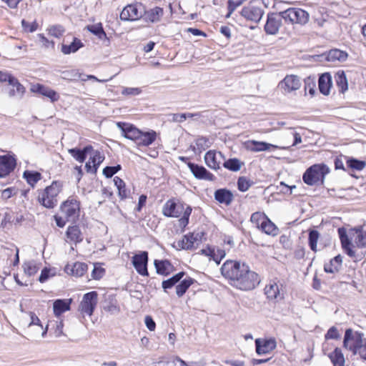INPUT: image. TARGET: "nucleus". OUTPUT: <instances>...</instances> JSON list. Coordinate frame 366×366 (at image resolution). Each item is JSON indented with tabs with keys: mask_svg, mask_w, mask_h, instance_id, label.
<instances>
[{
	"mask_svg": "<svg viewBox=\"0 0 366 366\" xmlns=\"http://www.w3.org/2000/svg\"><path fill=\"white\" fill-rule=\"evenodd\" d=\"M302 85L301 80L296 75H287L279 83V88L284 94H290L292 92L298 90Z\"/></svg>",
	"mask_w": 366,
	"mask_h": 366,
	"instance_id": "obj_10",
	"label": "nucleus"
},
{
	"mask_svg": "<svg viewBox=\"0 0 366 366\" xmlns=\"http://www.w3.org/2000/svg\"><path fill=\"white\" fill-rule=\"evenodd\" d=\"M154 266L159 274L167 275L172 271V265L167 260H155Z\"/></svg>",
	"mask_w": 366,
	"mask_h": 366,
	"instance_id": "obj_36",
	"label": "nucleus"
},
{
	"mask_svg": "<svg viewBox=\"0 0 366 366\" xmlns=\"http://www.w3.org/2000/svg\"><path fill=\"white\" fill-rule=\"evenodd\" d=\"M23 269L26 274L32 276L38 272L39 267L37 263L33 260H31L24 263Z\"/></svg>",
	"mask_w": 366,
	"mask_h": 366,
	"instance_id": "obj_42",
	"label": "nucleus"
},
{
	"mask_svg": "<svg viewBox=\"0 0 366 366\" xmlns=\"http://www.w3.org/2000/svg\"><path fill=\"white\" fill-rule=\"evenodd\" d=\"M193 283V280L192 278L185 279L182 281L177 287H176V293L178 297H182L187 291V290L190 287V285Z\"/></svg>",
	"mask_w": 366,
	"mask_h": 366,
	"instance_id": "obj_44",
	"label": "nucleus"
},
{
	"mask_svg": "<svg viewBox=\"0 0 366 366\" xmlns=\"http://www.w3.org/2000/svg\"><path fill=\"white\" fill-rule=\"evenodd\" d=\"M61 189V184L54 181L50 186L39 191L38 202L46 208H54L57 204V195Z\"/></svg>",
	"mask_w": 366,
	"mask_h": 366,
	"instance_id": "obj_3",
	"label": "nucleus"
},
{
	"mask_svg": "<svg viewBox=\"0 0 366 366\" xmlns=\"http://www.w3.org/2000/svg\"><path fill=\"white\" fill-rule=\"evenodd\" d=\"M148 253L142 252L133 257L132 264L136 271L142 276H148L147 271Z\"/></svg>",
	"mask_w": 366,
	"mask_h": 366,
	"instance_id": "obj_14",
	"label": "nucleus"
},
{
	"mask_svg": "<svg viewBox=\"0 0 366 366\" xmlns=\"http://www.w3.org/2000/svg\"><path fill=\"white\" fill-rule=\"evenodd\" d=\"M264 293L270 300L279 301L283 299V294L280 292V286L275 282H270L265 286Z\"/></svg>",
	"mask_w": 366,
	"mask_h": 366,
	"instance_id": "obj_24",
	"label": "nucleus"
},
{
	"mask_svg": "<svg viewBox=\"0 0 366 366\" xmlns=\"http://www.w3.org/2000/svg\"><path fill=\"white\" fill-rule=\"evenodd\" d=\"M221 272L242 290H252L260 282L259 275L244 262L227 260L221 267Z\"/></svg>",
	"mask_w": 366,
	"mask_h": 366,
	"instance_id": "obj_1",
	"label": "nucleus"
},
{
	"mask_svg": "<svg viewBox=\"0 0 366 366\" xmlns=\"http://www.w3.org/2000/svg\"><path fill=\"white\" fill-rule=\"evenodd\" d=\"M29 322L28 324L29 329H32L34 327H35L36 325H41L39 318L34 312H29Z\"/></svg>",
	"mask_w": 366,
	"mask_h": 366,
	"instance_id": "obj_57",
	"label": "nucleus"
},
{
	"mask_svg": "<svg viewBox=\"0 0 366 366\" xmlns=\"http://www.w3.org/2000/svg\"><path fill=\"white\" fill-rule=\"evenodd\" d=\"M320 92L324 95H328L332 86V76L329 73L322 74L318 80Z\"/></svg>",
	"mask_w": 366,
	"mask_h": 366,
	"instance_id": "obj_30",
	"label": "nucleus"
},
{
	"mask_svg": "<svg viewBox=\"0 0 366 366\" xmlns=\"http://www.w3.org/2000/svg\"><path fill=\"white\" fill-rule=\"evenodd\" d=\"M244 144L247 149L254 152L267 151L270 149V148L280 149H287L289 148V147L277 146L264 142H258L255 140H249L246 142Z\"/></svg>",
	"mask_w": 366,
	"mask_h": 366,
	"instance_id": "obj_17",
	"label": "nucleus"
},
{
	"mask_svg": "<svg viewBox=\"0 0 366 366\" xmlns=\"http://www.w3.org/2000/svg\"><path fill=\"white\" fill-rule=\"evenodd\" d=\"M48 330V325L45 328H44L42 325H36L32 329H29V335L30 337L34 338L41 335V337H44Z\"/></svg>",
	"mask_w": 366,
	"mask_h": 366,
	"instance_id": "obj_47",
	"label": "nucleus"
},
{
	"mask_svg": "<svg viewBox=\"0 0 366 366\" xmlns=\"http://www.w3.org/2000/svg\"><path fill=\"white\" fill-rule=\"evenodd\" d=\"M234 198L232 193L226 189H219L214 192V199L220 204L229 205Z\"/></svg>",
	"mask_w": 366,
	"mask_h": 366,
	"instance_id": "obj_29",
	"label": "nucleus"
},
{
	"mask_svg": "<svg viewBox=\"0 0 366 366\" xmlns=\"http://www.w3.org/2000/svg\"><path fill=\"white\" fill-rule=\"evenodd\" d=\"M23 177L29 184L34 187L41 179V174L38 172L26 170L23 174Z\"/></svg>",
	"mask_w": 366,
	"mask_h": 366,
	"instance_id": "obj_38",
	"label": "nucleus"
},
{
	"mask_svg": "<svg viewBox=\"0 0 366 366\" xmlns=\"http://www.w3.org/2000/svg\"><path fill=\"white\" fill-rule=\"evenodd\" d=\"M224 160H225V157L220 152H217L214 150H209L204 155L206 164L214 170L220 168V164Z\"/></svg>",
	"mask_w": 366,
	"mask_h": 366,
	"instance_id": "obj_18",
	"label": "nucleus"
},
{
	"mask_svg": "<svg viewBox=\"0 0 366 366\" xmlns=\"http://www.w3.org/2000/svg\"><path fill=\"white\" fill-rule=\"evenodd\" d=\"M207 143L208 140L207 139L204 137L198 138L193 146V151L197 154H200L209 147Z\"/></svg>",
	"mask_w": 366,
	"mask_h": 366,
	"instance_id": "obj_48",
	"label": "nucleus"
},
{
	"mask_svg": "<svg viewBox=\"0 0 366 366\" xmlns=\"http://www.w3.org/2000/svg\"><path fill=\"white\" fill-rule=\"evenodd\" d=\"M261 229L267 234L275 236L277 234L278 229L268 217L261 223Z\"/></svg>",
	"mask_w": 366,
	"mask_h": 366,
	"instance_id": "obj_39",
	"label": "nucleus"
},
{
	"mask_svg": "<svg viewBox=\"0 0 366 366\" xmlns=\"http://www.w3.org/2000/svg\"><path fill=\"white\" fill-rule=\"evenodd\" d=\"M90 158L89 161L92 164L98 169L99 164L104 161V156L99 151H94L93 149L90 151Z\"/></svg>",
	"mask_w": 366,
	"mask_h": 366,
	"instance_id": "obj_45",
	"label": "nucleus"
},
{
	"mask_svg": "<svg viewBox=\"0 0 366 366\" xmlns=\"http://www.w3.org/2000/svg\"><path fill=\"white\" fill-rule=\"evenodd\" d=\"M183 215L179 219L180 225L182 227H186L189 223V217L192 212L191 207L187 205L185 208L183 209Z\"/></svg>",
	"mask_w": 366,
	"mask_h": 366,
	"instance_id": "obj_53",
	"label": "nucleus"
},
{
	"mask_svg": "<svg viewBox=\"0 0 366 366\" xmlns=\"http://www.w3.org/2000/svg\"><path fill=\"white\" fill-rule=\"evenodd\" d=\"M267 216L262 212H254L251 216V222L256 225L257 228L261 227V223L267 219Z\"/></svg>",
	"mask_w": 366,
	"mask_h": 366,
	"instance_id": "obj_51",
	"label": "nucleus"
},
{
	"mask_svg": "<svg viewBox=\"0 0 366 366\" xmlns=\"http://www.w3.org/2000/svg\"><path fill=\"white\" fill-rule=\"evenodd\" d=\"M256 352L258 355H267L273 351L277 347V342L274 338L262 339L255 340Z\"/></svg>",
	"mask_w": 366,
	"mask_h": 366,
	"instance_id": "obj_15",
	"label": "nucleus"
},
{
	"mask_svg": "<svg viewBox=\"0 0 366 366\" xmlns=\"http://www.w3.org/2000/svg\"><path fill=\"white\" fill-rule=\"evenodd\" d=\"M104 310L111 314H117L119 312L120 309L116 302H109L104 306Z\"/></svg>",
	"mask_w": 366,
	"mask_h": 366,
	"instance_id": "obj_56",
	"label": "nucleus"
},
{
	"mask_svg": "<svg viewBox=\"0 0 366 366\" xmlns=\"http://www.w3.org/2000/svg\"><path fill=\"white\" fill-rule=\"evenodd\" d=\"M31 91L48 97L52 102H56L59 99V95L54 90L39 84L33 85Z\"/></svg>",
	"mask_w": 366,
	"mask_h": 366,
	"instance_id": "obj_23",
	"label": "nucleus"
},
{
	"mask_svg": "<svg viewBox=\"0 0 366 366\" xmlns=\"http://www.w3.org/2000/svg\"><path fill=\"white\" fill-rule=\"evenodd\" d=\"M49 32L51 36L59 38L64 33V29L61 25H55L49 28Z\"/></svg>",
	"mask_w": 366,
	"mask_h": 366,
	"instance_id": "obj_55",
	"label": "nucleus"
},
{
	"mask_svg": "<svg viewBox=\"0 0 366 366\" xmlns=\"http://www.w3.org/2000/svg\"><path fill=\"white\" fill-rule=\"evenodd\" d=\"M0 82H8L9 86L16 87L17 93L20 94L25 92L24 86L16 78L7 71H0Z\"/></svg>",
	"mask_w": 366,
	"mask_h": 366,
	"instance_id": "obj_21",
	"label": "nucleus"
},
{
	"mask_svg": "<svg viewBox=\"0 0 366 366\" xmlns=\"http://www.w3.org/2000/svg\"><path fill=\"white\" fill-rule=\"evenodd\" d=\"M142 92L141 89L137 87H123L122 94L124 96H137Z\"/></svg>",
	"mask_w": 366,
	"mask_h": 366,
	"instance_id": "obj_54",
	"label": "nucleus"
},
{
	"mask_svg": "<svg viewBox=\"0 0 366 366\" xmlns=\"http://www.w3.org/2000/svg\"><path fill=\"white\" fill-rule=\"evenodd\" d=\"M320 237V233L317 230H310L309 232V245L313 252H317V241Z\"/></svg>",
	"mask_w": 366,
	"mask_h": 366,
	"instance_id": "obj_49",
	"label": "nucleus"
},
{
	"mask_svg": "<svg viewBox=\"0 0 366 366\" xmlns=\"http://www.w3.org/2000/svg\"><path fill=\"white\" fill-rule=\"evenodd\" d=\"M117 127L121 130L122 135L129 139L137 142L141 131L132 124L124 122H117Z\"/></svg>",
	"mask_w": 366,
	"mask_h": 366,
	"instance_id": "obj_20",
	"label": "nucleus"
},
{
	"mask_svg": "<svg viewBox=\"0 0 366 366\" xmlns=\"http://www.w3.org/2000/svg\"><path fill=\"white\" fill-rule=\"evenodd\" d=\"M86 29L94 34V35L97 36L99 39H104L107 37L106 33L104 32L102 25L101 23L92 24V25H88L86 26Z\"/></svg>",
	"mask_w": 366,
	"mask_h": 366,
	"instance_id": "obj_41",
	"label": "nucleus"
},
{
	"mask_svg": "<svg viewBox=\"0 0 366 366\" xmlns=\"http://www.w3.org/2000/svg\"><path fill=\"white\" fill-rule=\"evenodd\" d=\"M238 189L241 192H246L249 188V184L247 179L244 177H239L237 181Z\"/></svg>",
	"mask_w": 366,
	"mask_h": 366,
	"instance_id": "obj_59",
	"label": "nucleus"
},
{
	"mask_svg": "<svg viewBox=\"0 0 366 366\" xmlns=\"http://www.w3.org/2000/svg\"><path fill=\"white\" fill-rule=\"evenodd\" d=\"M242 4V1H241V0H237V1L229 0L228 1V6H227L229 12H228L227 16H229L233 13V11L238 6H239Z\"/></svg>",
	"mask_w": 366,
	"mask_h": 366,
	"instance_id": "obj_58",
	"label": "nucleus"
},
{
	"mask_svg": "<svg viewBox=\"0 0 366 366\" xmlns=\"http://www.w3.org/2000/svg\"><path fill=\"white\" fill-rule=\"evenodd\" d=\"M157 134L154 130L148 132H142L139 134L136 144L138 146L148 147L152 144L157 139Z\"/></svg>",
	"mask_w": 366,
	"mask_h": 366,
	"instance_id": "obj_26",
	"label": "nucleus"
},
{
	"mask_svg": "<svg viewBox=\"0 0 366 366\" xmlns=\"http://www.w3.org/2000/svg\"><path fill=\"white\" fill-rule=\"evenodd\" d=\"M224 161V167L233 172H237L240 170L242 166L243 165V163L237 158L229 159L228 160Z\"/></svg>",
	"mask_w": 366,
	"mask_h": 366,
	"instance_id": "obj_40",
	"label": "nucleus"
},
{
	"mask_svg": "<svg viewBox=\"0 0 366 366\" xmlns=\"http://www.w3.org/2000/svg\"><path fill=\"white\" fill-rule=\"evenodd\" d=\"M342 262V256L340 254L337 255L333 259H332L329 263L325 264V271L328 273H334L337 272L341 267Z\"/></svg>",
	"mask_w": 366,
	"mask_h": 366,
	"instance_id": "obj_33",
	"label": "nucleus"
},
{
	"mask_svg": "<svg viewBox=\"0 0 366 366\" xmlns=\"http://www.w3.org/2000/svg\"><path fill=\"white\" fill-rule=\"evenodd\" d=\"M360 192L357 189L353 187H349L347 189H345V199L346 200H353L359 197Z\"/></svg>",
	"mask_w": 366,
	"mask_h": 366,
	"instance_id": "obj_52",
	"label": "nucleus"
},
{
	"mask_svg": "<svg viewBox=\"0 0 366 366\" xmlns=\"http://www.w3.org/2000/svg\"><path fill=\"white\" fill-rule=\"evenodd\" d=\"M79 202L74 197H69L61 205V214L65 215L71 222H74L79 218Z\"/></svg>",
	"mask_w": 366,
	"mask_h": 366,
	"instance_id": "obj_7",
	"label": "nucleus"
},
{
	"mask_svg": "<svg viewBox=\"0 0 366 366\" xmlns=\"http://www.w3.org/2000/svg\"><path fill=\"white\" fill-rule=\"evenodd\" d=\"M202 234L200 232H192L185 234L178 242V246L183 249H196L202 243Z\"/></svg>",
	"mask_w": 366,
	"mask_h": 366,
	"instance_id": "obj_11",
	"label": "nucleus"
},
{
	"mask_svg": "<svg viewBox=\"0 0 366 366\" xmlns=\"http://www.w3.org/2000/svg\"><path fill=\"white\" fill-rule=\"evenodd\" d=\"M188 167L193 174V175L197 179H202L207 180H212L214 176L212 174L209 172L204 167L199 166L194 163H189Z\"/></svg>",
	"mask_w": 366,
	"mask_h": 366,
	"instance_id": "obj_25",
	"label": "nucleus"
},
{
	"mask_svg": "<svg viewBox=\"0 0 366 366\" xmlns=\"http://www.w3.org/2000/svg\"><path fill=\"white\" fill-rule=\"evenodd\" d=\"M66 235L70 242L75 244L81 242L83 239L81 231L77 226L69 227Z\"/></svg>",
	"mask_w": 366,
	"mask_h": 366,
	"instance_id": "obj_32",
	"label": "nucleus"
},
{
	"mask_svg": "<svg viewBox=\"0 0 366 366\" xmlns=\"http://www.w3.org/2000/svg\"><path fill=\"white\" fill-rule=\"evenodd\" d=\"M342 56V51L339 49H332L327 53L326 59L328 61L335 62L337 61H340Z\"/></svg>",
	"mask_w": 366,
	"mask_h": 366,
	"instance_id": "obj_50",
	"label": "nucleus"
},
{
	"mask_svg": "<svg viewBox=\"0 0 366 366\" xmlns=\"http://www.w3.org/2000/svg\"><path fill=\"white\" fill-rule=\"evenodd\" d=\"M98 294L97 292L93 291L86 293L81 301L78 310L82 315H87L92 316L94 310L97 305Z\"/></svg>",
	"mask_w": 366,
	"mask_h": 366,
	"instance_id": "obj_8",
	"label": "nucleus"
},
{
	"mask_svg": "<svg viewBox=\"0 0 366 366\" xmlns=\"http://www.w3.org/2000/svg\"><path fill=\"white\" fill-rule=\"evenodd\" d=\"M92 150V146H86L82 150L78 149H70L69 152L71 156L80 163H83L86 159V154Z\"/></svg>",
	"mask_w": 366,
	"mask_h": 366,
	"instance_id": "obj_34",
	"label": "nucleus"
},
{
	"mask_svg": "<svg viewBox=\"0 0 366 366\" xmlns=\"http://www.w3.org/2000/svg\"><path fill=\"white\" fill-rule=\"evenodd\" d=\"M329 357L334 366H343V355L340 349L336 348Z\"/></svg>",
	"mask_w": 366,
	"mask_h": 366,
	"instance_id": "obj_43",
	"label": "nucleus"
},
{
	"mask_svg": "<svg viewBox=\"0 0 366 366\" xmlns=\"http://www.w3.org/2000/svg\"><path fill=\"white\" fill-rule=\"evenodd\" d=\"M355 245L351 242V238H348L346 224H345V254L349 257L355 258V262L357 261V257L355 254Z\"/></svg>",
	"mask_w": 366,
	"mask_h": 366,
	"instance_id": "obj_35",
	"label": "nucleus"
},
{
	"mask_svg": "<svg viewBox=\"0 0 366 366\" xmlns=\"http://www.w3.org/2000/svg\"><path fill=\"white\" fill-rule=\"evenodd\" d=\"M282 17L277 14L272 13L267 15V22L264 26V31L267 34L274 35L278 33L282 26Z\"/></svg>",
	"mask_w": 366,
	"mask_h": 366,
	"instance_id": "obj_16",
	"label": "nucleus"
},
{
	"mask_svg": "<svg viewBox=\"0 0 366 366\" xmlns=\"http://www.w3.org/2000/svg\"><path fill=\"white\" fill-rule=\"evenodd\" d=\"M200 252L205 256L209 257V260L213 259L217 264H219V260H217V257L214 255V249L207 248L205 249H202Z\"/></svg>",
	"mask_w": 366,
	"mask_h": 366,
	"instance_id": "obj_61",
	"label": "nucleus"
},
{
	"mask_svg": "<svg viewBox=\"0 0 366 366\" xmlns=\"http://www.w3.org/2000/svg\"><path fill=\"white\" fill-rule=\"evenodd\" d=\"M104 273V269L99 266L96 264L94 265V269L92 270V276L95 280L100 279Z\"/></svg>",
	"mask_w": 366,
	"mask_h": 366,
	"instance_id": "obj_60",
	"label": "nucleus"
},
{
	"mask_svg": "<svg viewBox=\"0 0 366 366\" xmlns=\"http://www.w3.org/2000/svg\"><path fill=\"white\" fill-rule=\"evenodd\" d=\"M330 172L329 167L325 164H316L310 167L303 174V182L310 186L322 184L326 174Z\"/></svg>",
	"mask_w": 366,
	"mask_h": 366,
	"instance_id": "obj_2",
	"label": "nucleus"
},
{
	"mask_svg": "<svg viewBox=\"0 0 366 366\" xmlns=\"http://www.w3.org/2000/svg\"><path fill=\"white\" fill-rule=\"evenodd\" d=\"M184 205L177 204L173 200H168L163 207V214L167 217H180Z\"/></svg>",
	"mask_w": 366,
	"mask_h": 366,
	"instance_id": "obj_22",
	"label": "nucleus"
},
{
	"mask_svg": "<svg viewBox=\"0 0 366 366\" xmlns=\"http://www.w3.org/2000/svg\"><path fill=\"white\" fill-rule=\"evenodd\" d=\"M350 225L346 224L348 238H351V242H355L357 247L360 248L366 247V230L362 229V226H357L347 229Z\"/></svg>",
	"mask_w": 366,
	"mask_h": 366,
	"instance_id": "obj_12",
	"label": "nucleus"
},
{
	"mask_svg": "<svg viewBox=\"0 0 366 366\" xmlns=\"http://www.w3.org/2000/svg\"><path fill=\"white\" fill-rule=\"evenodd\" d=\"M54 219L58 227H64L66 222L69 221V218H66L65 215H62L60 212L59 215H55Z\"/></svg>",
	"mask_w": 366,
	"mask_h": 366,
	"instance_id": "obj_62",
	"label": "nucleus"
},
{
	"mask_svg": "<svg viewBox=\"0 0 366 366\" xmlns=\"http://www.w3.org/2000/svg\"><path fill=\"white\" fill-rule=\"evenodd\" d=\"M87 270V264L83 262H76L72 265L67 264L65 267V272L76 277H81Z\"/></svg>",
	"mask_w": 366,
	"mask_h": 366,
	"instance_id": "obj_27",
	"label": "nucleus"
},
{
	"mask_svg": "<svg viewBox=\"0 0 366 366\" xmlns=\"http://www.w3.org/2000/svg\"><path fill=\"white\" fill-rule=\"evenodd\" d=\"M340 337V334L335 327H332L325 335V339H337Z\"/></svg>",
	"mask_w": 366,
	"mask_h": 366,
	"instance_id": "obj_63",
	"label": "nucleus"
},
{
	"mask_svg": "<svg viewBox=\"0 0 366 366\" xmlns=\"http://www.w3.org/2000/svg\"><path fill=\"white\" fill-rule=\"evenodd\" d=\"M346 164L347 169L345 168V172L347 171L350 177L357 179L359 177L355 172L362 171L366 167V161L350 157H347Z\"/></svg>",
	"mask_w": 366,
	"mask_h": 366,
	"instance_id": "obj_19",
	"label": "nucleus"
},
{
	"mask_svg": "<svg viewBox=\"0 0 366 366\" xmlns=\"http://www.w3.org/2000/svg\"><path fill=\"white\" fill-rule=\"evenodd\" d=\"M144 14H145V19L147 21L152 23H156L161 20L164 15V10L161 7L156 6L147 11H144Z\"/></svg>",
	"mask_w": 366,
	"mask_h": 366,
	"instance_id": "obj_31",
	"label": "nucleus"
},
{
	"mask_svg": "<svg viewBox=\"0 0 366 366\" xmlns=\"http://www.w3.org/2000/svg\"><path fill=\"white\" fill-rule=\"evenodd\" d=\"M264 14L262 3L258 0L250 1L244 6L241 11V15L248 21L255 23L259 22Z\"/></svg>",
	"mask_w": 366,
	"mask_h": 366,
	"instance_id": "obj_6",
	"label": "nucleus"
},
{
	"mask_svg": "<svg viewBox=\"0 0 366 366\" xmlns=\"http://www.w3.org/2000/svg\"><path fill=\"white\" fill-rule=\"evenodd\" d=\"M285 22L291 24H306L310 19L309 14L300 8H289L285 11L279 12Z\"/></svg>",
	"mask_w": 366,
	"mask_h": 366,
	"instance_id": "obj_4",
	"label": "nucleus"
},
{
	"mask_svg": "<svg viewBox=\"0 0 366 366\" xmlns=\"http://www.w3.org/2000/svg\"><path fill=\"white\" fill-rule=\"evenodd\" d=\"M82 44L80 40L76 38H74L73 41L69 44L66 45L63 44L61 45V52L64 54H69L74 53L78 51L82 46Z\"/></svg>",
	"mask_w": 366,
	"mask_h": 366,
	"instance_id": "obj_37",
	"label": "nucleus"
},
{
	"mask_svg": "<svg viewBox=\"0 0 366 366\" xmlns=\"http://www.w3.org/2000/svg\"><path fill=\"white\" fill-rule=\"evenodd\" d=\"M364 340V334L349 327L345 330V349L350 350L352 355H357V351Z\"/></svg>",
	"mask_w": 366,
	"mask_h": 366,
	"instance_id": "obj_5",
	"label": "nucleus"
},
{
	"mask_svg": "<svg viewBox=\"0 0 366 366\" xmlns=\"http://www.w3.org/2000/svg\"><path fill=\"white\" fill-rule=\"evenodd\" d=\"M184 273L181 272L173 276L172 277L162 282V287L164 290L172 287L177 283L184 276Z\"/></svg>",
	"mask_w": 366,
	"mask_h": 366,
	"instance_id": "obj_46",
	"label": "nucleus"
},
{
	"mask_svg": "<svg viewBox=\"0 0 366 366\" xmlns=\"http://www.w3.org/2000/svg\"><path fill=\"white\" fill-rule=\"evenodd\" d=\"M144 8L142 4H129L125 6L120 14L123 21H135L139 19L144 14Z\"/></svg>",
	"mask_w": 366,
	"mask_h": 366,
	"instance_id": "obj_9",
	"label": "nucleus"
},
{
	"mask_svg": "<svg viewBox=\"0 0 366 366\" xmlns=\"http://www.w3.org/2000/svg\"><path fill=\"white\" fill-rule=\"evenodd\" d=\"M357 354L360 355L361 359L366 360V338H364L361 346L360 347Z\"/></svg>",
	"mask_w": 366,
	"mask_h": 366,
	"instance_id": "obj_64",
	"label": "nucleus"
},
{
	"mask_svg": "<svg viewBox=\"0 0 366 366\" xmlns=\"http://www.w3.org/2000/svg\"><path fill=\"white\" fill-rule=\"evenodd\" d=\"M16 160L10 154L0 156V178L9 175L16 167Z\"/></svg>",
	"mask_w": 366,
	"mask_h": 366,
	"instance_id": "obj_13",
	"label": "nucleus"
},
{
	"mask_svg": "<svg viewBox=\"0 0 366 366\" xmlns=\"http://www.w3.org/2000/svg\"><path fill=\"white\" fill-rule=\"evenodd\" d=\"M71 299L56 300L53 303V310L56 316L59 317L62 313L70 310Z\"/></svg>",
	"mask_w": 366,
	"mask_h": 366,
	"instance_id": "obj_28",
	"label": "nucleus"
}]
</instances>
